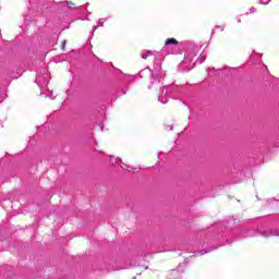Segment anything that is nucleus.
Returning <instances> with one entry per match:
<instances>
[{
    "label": "nucleus",
    "mask_w": 279,
    "mask_h": 279,
    "mask_svg": "<svg viewBox=\"0 0 279 279\" xmlns=\"http://www.w3.org/2000/svg\"><path fill=\"white\" fill-rule=\"evenodd\" d=\"M165 45H166V47L169 45H180V41H178V39L171 37V38L166 39Z\"/></svg>",
    "instance_id": "nucleus-1"
},
{
    "label": "nucleus",
    "mask_w": 279,
    "mask_h": 279,
    "mask_svg": "<svg viewBox=\"0 0 279 279\" xmlns=\"http://www.w3.org/2000/svg\"><path fill=\"white\" fill-rule=\"evenodd\" d=\"M66 46V40L63 41L62 49L64 50V47Z\"/></svg>",
    "instance_id": "nucleus-2"
}]
</instances>
